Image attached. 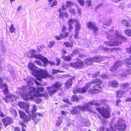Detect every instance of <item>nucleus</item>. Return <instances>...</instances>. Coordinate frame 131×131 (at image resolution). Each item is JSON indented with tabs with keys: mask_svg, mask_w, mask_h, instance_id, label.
Listing matches in <instances>:
<instances>
[{
	"mask_svg": "<svg viewBox=\"0 0 131 131\" xmlns=\"http://www.w3.org/2000/svg\"><path fill=\"white\" fill-rule=\"evenodd\" d=\"M109 84L111 86L114 88L117 87L119 86L118 83L115 80L110 82H109Z\"/></svg>",
	"mask_w": 131,
	"mask_h": 131,
	"instance_id": "nucleus-24",
	"label": "nucleus"
},
{
	"mask_svg": "<svg viewBox=\"0 0 131 131\" xmlns=\"http://www.w3.org/2000/svg\"><path fill=\"white\" fill-rule=\"evenodd\" d=\"M15 29L13 24H11L9 28V30L10 32L12 33L15 31Z\"/></svg>",
	"mask_w": 131,
	"mask_h": 131,
	"instance_id": "nucleus-36",
	"label": "nucleus"
},
{
	"mask_svg": "<svg viewBox=\"0 0 131 131\" xmlns=\"http://www.w3.org/2000/svg\"><path fill=\"white\" fill-rule=\"evenodd\" d=\"M63 101L65 102L66 103L70 104V101L67 99H63Z\"/></svg>",
	"mask_w": 131,
	"mask_h": 131,
	"instance_id": "nucleus-59",
	"label": "nucleus"
},
{
	"mask_svg": "<svg viewBox=\"0 0 131 131\" xmlns=\"http://www.w3.org/2000/svg\"><path fill=\"white\" fill-rule=\"evenodd\" d=\"M75 21V31H79L81 29V24L78 20H76Z\"/></svg>",
	"mask_w": 131,
	"mask_h": 131,
	"instance_id": "nucleus-22",
	"label": "nucleus"
},
{
	"mask_svg": "<svg viewBox=\"0 0 131 131\" xmlns=\"http://www.w3.org/2000/svg\"><path fill=\"white\" fill-rule=\"evenodd\" d=\"M96 109L100 113L102 116L104 118H108L110 116V110L109 106L107 105H105L101 109L97 108Z\"/></svg>",
	"mask_w": 131,
	"mask_h": 131,
	"instance_id": "nucleus-7",
	"label": "nucleus"
},
{
	"mask_svg": "<svg viewBox=\"0 0 131 131\" xmlns=\"http://www.w3.org/2000/svg\"><path fill=\"white\" fill-rule=\"evenodd\" d=\"M4 94H6L8 91V90L7 89V87L4 88Z\"/></svg>",
	"mask_w": 131,
	"mask_h": 131,
	"instance_id": "nucleus-60",
	"label": "nucleus"
},
{
	"mask_svg": "<svg viewBox=\"0 0 131 131\" xmlns=\"http://www.w3.org/2000/svg\"><path fill=\"white\" fill-rule=\"evenodd\" d=\"M79 32V31H75V34L74 36V38H78Z\"/></svg>",
	"mask_w": 131,
	"mask_h": 131,
	"instance_id": "nucleus-52",
	"label": "nucleus"
},
{
	"mask_svg": "<svg viewBox=\"0 0 131 131\" xmlns=\"http://www.w3.org/2000/svg\"><path fill=\"white\" fill-rule=\"evenodd\" d=\"M85 64L83 62L80 61H78L76 62H71L70 63L69 65L72 67L76 68H78L82 67L84 66Z\"/></svg>",
	"mask_w": 131,
	"mask_h": 131,
	"instance_id": "nucleus-11",
	"label": "nucleus"
},
{
	"mask_svg": "<svg viewBox=\"0 0 131 131\" xmlns=\"http://www.w3.org/2000/svg\"><path fill=\"white\" fill-rule=\"evenodd\" d=\"M93 62H100L103 59V58L101 57H95L93 58Z\"/></svg>",
	"mask_w": 131,
	"mask_h": 131,
	"instance_id": "nucleus-27",
	"label": "nucleus"
},
{
	"mask_svg": "<svg viewBox=\"0 0 131 131\" xmlns=\"http://www.w3.org/2000/svg\"><path fill=\"white\" fill-rule=\"evenodd\" d=\"M61 9L59 8L58 10V12L59 13V17L60 18H63L64 16L66 18H67L68 16V15L67 13L66 12L64 13L61 12Z\"/></svg>",
	"mask_w": 131,
	"mask_h": 131,
	"instance_id": "nucleus-20",
	"label": "nucleus"
},
{
	"mask_svg": "<svg viewBox=\"0 0 131 131\" xmlns=\"http://www.w3.org/2000/svg\"><path fill=\"white\" fill-rule=\"evenodd\" d=\"M76 20H78L76 19H68V25H72L73 23L74 22L75 23Z\"/></svg>",
	"mask_w": 131,
	"mask_h": 131,
	"instance_id": "nucleus-32",
	"label": "nucleus"
},
{
	"mask_svg": "<svg viewBox=\"0 0 131 131\" xmlns=\"http://www.w3.org/2000/svg\"><path fill=\"white\" fill-rule=\"evenodd\" d=\"M92 101H94L96 103V104H90V108H89V109H85V110H84H84H88L90 111V108L91 107V105H95L96 106H97V105H101L102 104H104V103L105 102V100H101L100 101H99V102H96L94 100H93Z\"/></svg>",
	"mask_w": 131,
	"mask_h": 131,
	"instance_id": "nucleus-25",
	"label": "nucleus"
},
{
	"mask_svg": "<svg viewBox=\"0 0 131 131\" xmlns=\"http://www.w3.org/2000/svg\"><path fill=\"white\" fill-rule=\"evenodd\" d=\"M28 68L32 72V73L40 81L41 78L48 77L49 75L47 71L40 69L36 67L32 63H29Z\"/></svg>",
	"mask_w": 131,
	"mask_h": 131,
	"instance_id": "nucleus-4",
	"label": "nucleus"
},
{
	"mask_svg": "<svg viewBox=\"0 0 131 131\" xmlns=\"http://www.w3.org/2000/svg\"><path fill=\"white\" fill-rule=\"evenodd\" d=\"M62 36L63 38L68 36L69 35V34L68 32H65L64 34V35H63L62 34Z\"/></svg>",
	"mask_w": 131,
	"mask_h": 131,
	"instance_id": "nucleus-57",
	"label": "nucleus"
},
{
	"mask_svg": "<svg viewBox=\"0 0 131 131\" xmlns=\"http://www.w3.org/2000/svg\"><path fill=\"white\" fill-rule=\"evenodd\" d=\"M87 26L88 28L91 29L95 33L98 31V29L97 27L96 26V24L93 22H89L87 23Z\"/></svg>",
	"mask_w": 131,
	"mask_h": 131,
	"instance_id": "nucleus-13",
	"label": "nucleus"
},
{
	"mask_svg": "<svg viewBox=\"0 0 131 131\" xmlns=\"http://www.w3.org/2000/svg\"><path fill=\"white\" fill-rule=\"evenodd\" d=\"M71 55L69 54V56H66L63 55L62 57V58L65 61H70L71 60L72 58Z\"/></svg>",
	"mask_w": 131,
	"mask_h": 131,
	"instance_id": "nucleus-28",
	"label": "nucleus"
},
{
	"mask_svg": "<svg viewBox=\"0 0 131 131\" xmlns=\"http://www.w3.org/2000/svg\"><path fill=\"white\" fill-rule=\"evenodd\" d=\"M96 103L94 101H92L88 103H85L83 106H78L73 107L70 110V112L73 114H78L80 110L83 111L85 109H89L90 108V104H94Z\"/></svg>",
	"mask_w": 131,
	"mask_h": 131,
	"instance_id": "nucleus-6",
	"label": "nucleus"
},
{
	"mask_svg": "<svg viewBox=\"0 0 131 131\" xmlns=\"http://www.w3.org/2000/svg\"><path fill=\"white\" fill-rule=\"evenodd\" d=\"M101 77L102 78L105 79L108 78V75L107 74H102L101 75Z\"/></svg>",
	"mask_w": 131,
	"mask_h": 131,
	"instance_id": "nucleus-50",
	"label": "nucleus"
},
{
	"mask_svg": "<svg viewBox=\"0 0 131 131\" xmlns=\"http://www.w3.org/2000/svg\"><path fill=\"white\" fill-rule=\"evenodd\" d=\"M129 86L130 85L128 83H125L122 85V88L125 89L129 87Z\"/></svg>",
	"mask_w": 131,
	"mask_h": 131,
	"instance_id": "nucleus-39",
	"label": "nucleus"
},
{
	"mask_svg": "<svg viewBox=\"0 0 131 131\" xmlns=\"http://www.w3.org/2000/svg\"><path fill=\"white\" fill-rule=\"evenodd\" d=\"M20 125L22 127V131H25V128H24V127H26V125H25L23 123H20Z\"/></svg>",
	"mask_w": 131,
	"mask_h": 131,
	"instance_id": "nucleus-54",
	"label": "nucleus"
},
{
	"mask_svg": "<svg viewBox=\"0 0 131 131\" xmlns=\"http://www.w3.org/2000/svg\"><path fill=\"white\" fill-rule=\"evenodd\" d=\"M85 63L88 65H91L93 62V57H91L88 59L85 60Z\"/></svg>",
	"mask_w": 131,
	"mask_h": 131,
	"instance_id": "nucleus-26",
	"label": "nucleus"
},
{
	"mask_svg": "<svg viewBox=\"0 0 131 131\" xmlns=\"http://www.w3.org/2000/svg\"><path fill=\"white\" fill-rule=\"evenodd\" d=\"M4 125L5 126H6L9 124L12 123V120L11 118L7 117L6 118H4L2 119Z\"/></svg>",
	"mask_w": 131,
	"mask_h": 131,
	"instance_id": "nucleus-18",
	"label": "nucleus"
},
{
	"mask_svg": "<svg viewBox=\"0 0 131 131\" xmlns=\"http://www.w3.org/2000/svg\"><path fill=\"white\" fill-rule=\"evenodd\" d=\"M17 97L13 95H8L5 97L3 98V99L6 102H12L14 100L17 99Z\"/></svg>",
	"mask_w": 131,
	"mask_h": 131,
	"instance_id": "nucleus-14",
	"label": "nucleus"
},
{
	"mask_svg": "<svg viewBox=\"0 0 131 131\" xmlns=\"http://www.w3.org/2000/svg\"><path fill=\"white\" fill-rule=\"evenodd\" d=\"M67 29V28L65 26H63L62 28V31L63 32L64 31H66Z\"/></svg>",
	"mask_w": 131,
	"mask_h": 131,
	"instance_id": "nucleus-63",
	"label": "nucleus"
},
{
	"mask_svg": "<svg viewBox=\"0 0 131 131\" xmlns=\"http://www.w3.org/2000/svg\"><path fill=\"white\" fill-rule=\"evenodd\" d=\"M64 73V71H61L59 70H57L56 69H53L52 70V74H57L58 73Z\"/></svg>",
	"mask_w": 131,
	"mask_h": 131,
	"instance_id": "nucleus-35",
	"label": "nucleus"
},
{
	"mask_svg": "<svg viewBox=\"0 0 131 131\" xmlns=\"http://www.w3.org/2000/svg\"><path fill=\"white\" fill-rule=\"evenodd\" d=\"M122 63L119 60L116 61L115 63L114 66H112L110 69V70L113 72L116 71L119 66L122 65Z\"/></svg>",
	"mask_w": 131,
	"mask_h": 131,
	"instance_id": "nucleus-15",
	"label": "nucleus"
},
{
	"mask_svg": "<svg viewBox=\"0 0 131 131\" xmlns=\"http://www.w3.org/2000/svg\"><path fill=\"white\" fill-rule=\"evenodd\" d=\"M47 60H48L47 59ZM43 62L44 64V66H46V64L48 62L49 63L50 65L51 66L54 65L55 64V62H54L50 61L48 62V60L47 62L46 63H44Z\"/></svg>",
	"mask_w": 131,
	"mask_h": 131,
	"instance_id": "nucleus-40",
	"label": "nucleus"
},
{
	"mask_svg": "<svg viewBox=\"0 0 131 131\" xmlns=\"http://www.w3.org/2000/svg\"><path fill=\"white\" fill-rule=\"evenodd\" d=\"M60 36H55L54 37L56 38V39L58 40H61L63 39L62 36V33L60 34Z\"/></svg>",
	"mask_w": 131,
	"mask_h": 131,
	"instance_id": "nucleus-42",
	"label": "nucleus"
},
{
	"mask_svg": "<svg viewBox=\"0 0 131 131\" xmlns=\"http://www.w3.org/2000/svg\"><path fill=\"white\" fill-rule=\"evenodd\" d=\"M99 48L100 49L103 50L104 51H107L108 50H110V49H108L106 48H104L102 46H100L99 47Z\"/></svg>",
	"mask_w": 131,
	"mask_h": 131,
	"instance_id": "nucleus-48",
	"label": "nucleus"
},
{
	"mask_svg": "<svg viewBox=\"0 0 131 131\" xmlns=\"http://www.w3.org/2000/svg\"><path fill=\"white\" fill-rule=\"evenodd\" d=\"M74 77H72V78H70L69 80L67 81L65 84L66 87L67 88H68L72 84V80L74 79Z\"/></svg>",
	"mask_w": 131,
	"mask_h": 131,
	"instance_id": "nucleus-21",
	"label": "nucleus"
},
{
	"mask_svg": "<svg viewBox=\"0 0 131 131\" xmlns=\"http://www.w3.org/2000/svg\"><path fill=\"white\" fill-rule=\"evenodd\" d=\"M56 61L57 62V64L56 65L57 66H59L60 64V60L58 58H56Z\"/></svg>",
	"mask_w": 131,
	"mask_h": 131,
	"instance_id": "nucleus-56",
	"label": "nucleus"
},
{
	"mask_svg": "<svg viewBox=\"0 0 131 131\" xmlns=\"http://www.w3.org/2000/svg\"><path fill=\"white\" fill-rule=\"evenodd\" d=\"M107 39L111 40V41H106L105 44L108 46H113L121 45L122 42L121 39L124 40L126 39L122 36L118 31H115L113 29H110L106 34Z\"/></svg>",
	"mask_w": 131,
	"mask_h": 131,
	"instance_id": "nucleus-3",
	"label": "nucleus"
},
{
	"mask_svg": "<svg viewBox=\"0 0 131 131\" xmlns=\"http://www.w3.org/2000/svg\"><path fill=\"white\" fill-rule=\"evenodd\" d=\"M63 117H61L58 118V120L57 121L56 125L57 126H59L62 122Z\"/></svg>",
	"mask_w": 131,
	"mask_h": 131,
	"instance_id": "nucleus-29",
	"label": "nucleus"
},
{
	"mask_svg": "<svg viewBox=\"0 0 131 131\" xmlns=\"http://www.w3.org/2000/svg\"><path fill=\"white\" fill-rule=\"evenodd\" d=\"M122 24L125 26L128 27H130V25L129 24V21L126 19H123L121 21Z\"/></svg>",
	"mask_w": 131,
	"mask_h": 131,
	"instance_id": "nucleus-23",
	"label": "nucleus"
},
{
	"mask_svg": "<svg viewBox=\"0 0 131 131\" xmlns=\"http://www.w3.org/2000/svg\"><path fill=\"white\" fill-rule=\"evenodd\" d=\"M125 93V92L124 90H119L117 91V97H120L121 96V95L124 94Z\"/></svg>",
	"mask_w": 131,
	"mask_h": 131,
	"instance_id": "nucleus-34",
	"label": "nucleus"
},
{
	"mask_svg": "<svg viewBox=\"0 0 131 131\" xmlns=\"http://www.w3.org/2000/svg\"><path fill=\"white\" fill-rule=\"evenodd\" d=\"M64 44L67 47H71V45L68 42H64Z\"/></svg>",
	"mask_w": 131,
	"mask_h": 131,
	"instance_id": "nucleus-53",
	"label": "nucleus"
},
{
	"mask_svg": "<svg viewBox=\"0 0 131 131\" xmlns=\"http://www.w3.org/2000/svg\"><path fill=\"white\" fill-rule=\"evenodd\" d=\"M78 2L80 3V5L82 6H83L84 4V0H77Z\"/></svg>",
	"mask_w": 131,
	"mask_h": 131,
	"instance_id": "nucleus-44",
	"label": "nucleus"
},
{
	"mask_svg": "<svg viewBox=\"0 0 131 131\" xmlns=\"http://www.w3.org/2000/svg\"><path fill=\"white\" fill-rule=\"evenodd\" d=\"M42 116V114L39 113H37L33 115L32 117V119L35 122V124L40 120V118L38 116L40 117Z\"/></svg>",
	"mask_w": 131,
	"mask_h": 131,
	"instance_id": "nucleus-16",
	"label": "nucleus"
},
{
	"mask_svg": "<svg viewBox=\"0 0 131 131\" xmlns=\"http://www.w3.org/2000/svg\"><path fill=\"white\" fill-rule=\"evenodd\" d=\"M102 81L99 79H96L91 81L87 83L82 88H76L73 90V93L76 94L77 93H84L86 92L87 90L90 86H92L93 88H95L91 91L92 93H98L101 91V86Z\"/></svg>",
	"mask_w": 131,
	"mask_h": 131,
	"instance_id": "nucleus-2",
	"label": "nucleus"
},
{
	"mask_svg": "<svg viewBox=\"0 0 131 131\" xmlns=\"http://www.w3.org/2000/svg\"><path fill=\"white\" fill-rule=\"evenodd\" d=\"M126 51L128 53H131V50L130 48H126Z\"/></svg>",
	"mask_w": 131,
	"mask_h": 131,
	"instance_id": "nucleus-62",
	"label": "nucleus"
},
{
	"mask_svg": "<svg viewBox=\"0 0 131 131\" xmlns=\"http://www.w3.org/2000/svg\"><path fill=\"white\" fill-rule=\"evenodd\" d=\"M18 105L21 108H24L25 112L28 114V116L26 115L23 111L19 110L18 112L21 118L23 119L25 122H27L30 120L32 115L30 113L28 110L29 104L24 102H19L18 103Z\"/></svg>",
	"mask_w": 131,
	"mask_h": 131,
	"instance_id": "nucleus-5",
	"label": "nucleus"
},
{
	"mask_svg": "<svg viewBox=\"0 0 131 131\" xmlns=\"http://www.w3.org/2000/svg\"><path fill=\"white\" fill-rule=\"evenodd\" d=\"M69 27H68V30L69 31H71L73 28V26L72 25H69Z\"/></svg>",
	"mask_w": 131,
	"mask_h": 131,
	"instance_id": "nucleus-58",
	"label": "nucleus"
},
{
	"mask_svg": "<svg viewBox=\"0 0 131 131\" xmlns=\"http://www.w3.org/2000/svg\"><path fill=\"white\" fill-rule=\"evenodd\" d=\"M72 100L76 101H78L79 100V98L77 97V95H73L72 98Z\"/></svg>",
	"mask_w": 131,
	"mask_h": 131,
	"instance_id": "nucleus-41",
	"label": "nucleus"
},
{
	"mask_svg": "<svg viewBox=\"0 0 131 131\" xmlns=\"http://www.w3.org/2000/svg\"><path fill=\"white\" fill-rule=\"evenodd\" d=\"M121 71L119 70L118 72H115L114 73V76L117 77L119 79L123 78V77L126 76V75L124 73H122Z\"/></svg>",
	"mask_w": 131,
	"mask_h": 131,
	"instance_id": "nucleus-19",
	"label": "nucleus"
},
{
	"mask_svg": "<svg viewBox=\"0 0 131 131\" xmlns=\"http://www.w3.org/2000/svg\"><path fill=\"white\" fill-rule=\"evenodd\" d=\"M24 80L25 82H26V84L29 86L22 87L19 91L18 90L17 91L24 99L26 100L32 99H33V97H38L41 95V94H40L39 92L43 91L44 89L43 88L38 87L36 91V89L30 86L33 84L34 82L38 85H40L39 83L33 78H31L29 80L25 79Z\"/></svg>",
	"mask_w": 131,
	"mask_h": 131,
	"instance_id": "nucleus-1",
	"label": "nucleus"
},
{
	"mask_svg": "<svg viewBox=\"0 0 131 131\" xmlns=\"http://www.w3.org/2000/svg\"><path fill=\"white\" fill-rule=\"evenodd\" d=\"M104 127H100L97 129V131H104Z\"/></svg>",
	"mask_w": 131,
	"mask_h": 131,
	"instance_id": "nucleus-55",
	"label": "nucleus"
},
{
	"mask_svg": "<svg viewBox=\"0 0 131 131\" xmlns=\"http://www.w3.org/2000/svg\"><path fill=\"white\" fill-rule=\"evenodd\" d=\"M32 110L31 111V112L32 114H33L35 112H36L37 110V108L35 105H32Z\"/></svg>",
	"mask_w": 131,
	"mask_h": 131,
	"instance_id": "nucleus-38",
	"label": "nucleus"
},
{
	"mask_svg": "<svg viewBox=\"0 0 131 131\" xmlns=\"http://www.w3.org/2000/svg\"><path fill=\"white\" fill-rule=\"evenodd\" d=\"M35 51L33 49H31L30 51V53H28V56L30 55L31 58H35L36 59H39L41 60L42 62L46 63L47 61V58L42 56L41 55L35 54L34 52Z\"/></svg>",
	"mask_w": 131,
	"mask_h": 131,
	"instance_id": "nucleus-10",
	"label": "nucleus"
},
{
	"mask_svg": "<svg viewBox=\"0 0 131 131\" xmlns=\"http://www.w3.org/2000/svg\"><path fill=\"white\" fill-rule=\"evenodd\" d=\"M126 122L123 119L121 118L119 119L115 124V128L119 131H125L126 129Z\"/></svg>",
	"mask_w": 131,
	"mask_h": 131,
	"instance_id": "nucleus-9",
	"label": "nucleus"
},
{
	"mask_svg": "<svg viewBox=\"0 0 131 131\" xmlns=\"http://www.w3.org/2000/svg\"><path fill=\"white\" fill-rule=\"evenodd\" d=\"M123 63L127 67H130L131 66V57L124 59Z\"/></svg>",
	"mask_w": 131,
	"mask_h": 131,
	"instance_id": "nucleus-17",
	"label": "nucleus"
},
{
	"mask_svg": "<svg viewBox=\"0 0 131 131\" xmlns=\"http://www.w3.org/2000/svg\"><path fill=\"white\" fill-rule=\"evenodd\" d=\"M6 87H7V85L5 84H3L2 83L0 84V87L2 89L5 88Z\"/></svg>",
	"mask_w": 131,
	"mask_h": 131,
	"instance_id": "nucleus-49",
	"label": "nucleus"
},
{
	"mask_svg": "<svg viewBox=\"0 0 131 131\" xmlns=\"http://www.w3.org/2000/svg\"><path fill=\"white\" fill-rule=\"evenodd\" d=\"M92 1L91 0H88L86 2V4L88 5V7L91 6Z\"/></svg>",
	"mask_w": 131,
	"mask_h": 131,
	"instance_id": "nucleus-46",
	"label": "nucleus"
},
{
	"mask_svg": "<svg viewBox=\"0 0 131 131\" xmlns=\"http://www.w3.org/2000/svg\"><path fill=\"white\" fill-rule=\"evenodd\" d=\"M40 96H44L46 99L48 98V94L46 93H45L43 94H41Z\"/></svg>",
	"mask_w": 131,
	"mask_h": 131,
	"instance_id": "nucleus-51",
	"label": "nucleus"
},
{
	"mask_svg": "<svg viewBox=\"0 0 131 131\" xmlns=\"http://www.w3.org/2000/svg\"><path fill=\"white\" fill-rule=\"evenodd\" d=\"M77 12L78 13V14L80 15H81V9H80L79 8H78L77 9Z\"/></svg>",
	"mask_w": 131,
	"mask_h": 131,
	"instance_id": "nucleus-61",
	"label": "nucleus"
},
{
	"mask_svg": "<svg viewBox=\"0 0 131 131\" xmlns=\"http://www.w3.org/2000/svg\"><path fill=\"white\" fill-rule=\"evenodd\" d=\"M106 131H115V129H110L108 128H106Z\"/></svg>",
	"mask_w": 131,
	"mask_h": 131,
	"instance_id": "nucleus-64",
	"label": "nucleus"
},
{
	"mask_svg": "<svg viewBox=\"0 0 131 131\" xmlns=\"http://www.w3.org/2000/svg\"><path fill=\"white\" fill-rule=\"evenodd\" d=\"M69 13L72 15H74L76 14L75 10L74 9H70L69 10Z\"/></svg>",
	"mask_w": 131,
	"mask_h": 131,
	"instance_id": "nucleus-43",
	"label": "nucleus"
},
{
	"mask_svg": "<svg viewBox=\"0 0 131 131\" xmlns=\"http://www.w3.org/2000/svg\"><path fill=\"white\" fill-rule=\"evenodd\" d=\"M78 119L80 122L84 126H88L90 125L89 121L88 119H85L83 118L80 115L79 116Z\"/></svg>",
	"mask_w": 131,
	"mask_h": 131,
	"instance_id": "nucleus-12",
	"label": "nucleus"
},
{
	"mask_svg": "<svg viewBox=\"0 0 131 131\" xmlns=\"http://www.w3.org/2000/svg\"><path fill=\"white\" fill-rule=\"evenodd\" d=\"M124 32L127 36L131 37V29H127L125 30Z\"/></svg>",
	"mask_w": 131,
	"mask_h": 131,
	"instance_id": "nucleus-31",
	"label": "nucleus"
},
{
	"mask_svg": "<svg viewBox=\"0 0 131 131\" xmlns=\"http://www.w3.org/2000/svg\"><path fill=\"white\" fill-rule=\"evenodd\" d=\"M49 4L52 7H53L56 5L57 1L56 0H48Z\"/></svg>",
	"mask_w": 131,
	"mask_h": 131,
	"instance_id": "nucleus-30",
	"label": "nucleus"
},
{
	"mask_svg": "<svg viewBox=\"0 0 131 131\" xmlns=\"http://www.w3.org/2000/svg\"><path fill=\"white\" fill-rule=\"evenodd\" d=\"M73 4V3L71 1H68L67 2V6L70 7L72 6Z\"/></svg>",
	"mask_w": 131,
	"mask_h": 131,
	"instance_id": "nucleus-47",
	"label": "nucleus"
},
{
	"mask_svg": "<svg viewBox=\"0 0 131 131\" xmlns=\"http://www.w3.org/2000/svg\"><path fill=\"white\" fill-rule=\"evenodd\" d=\"M55 43H56L54 41H51L49 42L48 47L50 48H51Z\"/></svg>",
	"mask_w": 131,
	"mask_h": 131,
	"instance_id": "nucleus-33",
	"label": "nucleus"
},
{
	"mask_svg": "<svg viewBox=\"0 0 131 131\" xmlns=\"http://www.w3.org/2000/svg\"><path fill=\"white\" fill-rule=\"evenodd\" d=\"M112 22V20L110 19L108 20V22L106 23H104L103 24L104 25H105L106 26H110V24Z\"/></svg>",
	"mask_w": 131,
	"mask_h": 131,
	"instance_id": "nucleus-45",
	"label": "nucleus"
},
{
	"mask_svg": "<svg viewBox=\"0 0 131 131\" xmlns=\"http://www.w3.org/2000/svg\"><path fill=\"white\" fill-rule=\"evenodd\" d=\"M0 49L3 53H5L6 51V49L5 46L2 44L1 43L0 44Z\"/></svg>",
	"mask_w": 131,
	"mask_h": 131,
	"instance_id": "nucleus-37",
	"label": "nucleus"
},
{
	"mask_svg": "<svg viewBox=\"0 0 131 131\" xmlns=\"http://www.w3.org/2000/svg\"><path fill=\"white\" fill-rule=\"evenodd\" d=\"M62 85V83L60 82H56L51 87H47L48 94L52 96L59 90Z\"/></svg>",
	"mask_w": 131,
	"mask_h": 131,
	"instance_id": "nucleus-8",
	"label": "nucleus"
}]
</instances>
